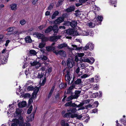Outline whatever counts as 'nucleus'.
<instances>
[{"label": "nucleus", "mask_w": 126, "mask_h": 126, "mask_svg": "<svg viewBox=\"0 0 126 126\" xmlns=\"http://www.w3.org/2000/svg\"><path fill=\"white\" fill-rule=\"evenodd\" d=\"M11 8L13 10H15L17 9V5L16 4H13L10 5Z\"/></svg>", "instance_id": "nucleus-21"}, {"label": "nucleus", "mask_w": 126, "mask_h": 126, "mask_svg": "<svg viewBox=\"0 0 126 126\" xmlns=\"http://www.w3.org/2000/svg\"><path fill=\"white\" fill-rule=\"evenodd\" d=\"M84 53H78L77 55L79 57H81L84 56Z\"/></svg>", "instance_id": "nucleus-54"}, {"label": "nucleus", "mask_w": 126, "mask_h": 126, "mask_svg": "<svg viewBox=\"0 0 126 126\" xmlns=\"http://www.w3.org/2000/svg\"><path fill=\"white\" fill-rule=\"evenodd\" d=\"M41 60L43 61L47 60V57L46 56L43 55L41 57Z\"/></svg>", "instance_id": "nucleus-48"}, {"label": "nucleus", "mask_w": 126, "mask_h": 126, "mask_svg": "<svg viewBox=\"0 0 126 126\" xmlns=\"http://www.w3.org/2000/svg\"><path fill=\"white\" fill-rule=\"evenodd\" d=\"M72 46L73 47L72 49L73 50H78L83 49V47H77L76 45H72Z\"/></svg>", "instance_id": "nucleus-11"}, {"label": "nucleus", "mask_w": 126, "mask_h": 126, "mask_svg": "<svg viewBox=\"0 0 126 126\" xmlns=\"http://www.w3.org/2000/svg\"><path fill=\"white\" fill-rule=\"evenodd\" d=\"M35 35L38 38L41 39L42 41H47V38L45 37L44 35L43 34L36 33H35Z\"/></svg>", "instance_id": "nucleus-4"}, {"label": "nucleus", "mask_w": 126, "mask_h": 126, "mask_svg": "<svg viewBox=\"0 0 126 126\" xmlns=\"http://www.w3.org/2000/svg\"><path fill=\"white\" fill-rule=\"evenodd\" d=\"M85 108L86 109H87L88 108H92L93 107L92 105H91V104H89L88 105H86L85 106Z\"/></svg>", "instance_id": "nucleus-53"}, {"label": "nucleus", "mask_w": 126, "mask_h": 126, "mask_svg": "<svg viewBox=\"0 0 126 126\" xmlns=\"http://www.w3.org/2000/svg\"><path fill=\"white\" fill-rule=\"evenodd\" d=\"M64 25L66 26H69L70 25V22L65 21V22Z\"/></svg>", "instance_id": "nucleus-57"}, {"label": "nucleus", "mask_w": 126, "mask_h": 126, "mask_svg": "<svg viewBox=\"0 0 126 126\" xmlns=\"http://www.w3.org/2000/svg\"><path fill=\"white\" fill-rule=\"evenodd\" d=\"M39 90V87H36L35 88H34V93H35V94H37V93L38 92Z\"/></svg>", "instance_id": "nucleus-39"}, {"label": "nucleus", "mask_w": 126, "mask_h": 126, "mask_svg": "<svg viewBox=\"0 0 126 126\" xmlns=\"http://www.w3.org/2000/svg\"><path fill=\"white\" fill-rule=\"evenodd\" d=\"M103 19V18L102 16H98L97 17V20L96 21H97V23H98V21H100L101 22L102 21Z\"/></svg>", "instance_id": "nucleus-37"}, {"label": "nucleus", "mask_w": 126, "mask_h": 126, "mask_svg": "<svg viewBox=\"0 0 126 126\" xmlns=\"http://www.w3.org/2000/svg\"><path fill=\"white\" fill-rule=\"evenodd\" d=\"M73 115V114H71V113L69 112H68L66 113L63 116V117H69L70 116L71 117L72 115Z\"/></svg>", "instance_id": "nucleus-34"}, {"label": "nucleus", "mask_w": 126, "mask_h": 126, "mask_svg": "<svg viewBox=\"0 0 126 126\" xmlns=\"http://www.w3.org/2000/svg\"><path fill=\"white\" fill-rule=\"evenodd\" d=\"M72 91L69 90V89H68L67 90V92L66 94H72Z\"/></svg>", "instance_id": "nucleus-62"}, {"label": "nucleus", "mask_w": 126, "mask_h": 126, "mask_svg": "<svg viewBox=\"0 0 126 126\" xmlns=\"http://www.w3.org/2000/svg\"><path fill=\"white\" fill-rule=\"evenodd\" d=\"M77 22L76 21H72L70 22V26L72 27H74L77 25Z\"/></svg>", "instance_id": "nucleus-16"}, {"label": "nucleus", "mask_w": 126, "mask_h": 126, "mask_svg": "<svg viewBox=\"0 0 126 126\" xmlns=\"http://www.w3.org/2000/svg\"><path fill=\"white\" fill-rule=\"evenodd\" d=\"M50 15V13L48 11H47L45 13V15L46 16H49Z\"/></svg>", "instance_id": "nucleus-61"}, {"label": "nucleus", "mask_w": 126, "mask_h": 126, "mask_svg": "<svg viewBox=\"0 0 126 126\" xmlns=\"http://www.w3.org/2000/svg\"><path fill=\"white\" fill-rule=\"evenodd\" d=\"M67 46V44L64 43L58 45L57 46V47L59 49H61L63 47H66Z\"/></svg>", "instance_id": "nucleus-12"}, {"label": "nucleus", "mask_w": 126, "mask_h": 126, "mask_svg": "<svg viewBox=\"0 0 126 126\" xmlns=\"http://www.w3.org/2000/svg\"><path fill=\"white\" fill-rule=\"evenodd\" d=\"M77 111L76 108H75L70 109L68 110V111L71 114L72 113H73L74 114L73 115H74V114H75V113Z\"/></svg>", "instance_id": "nucleus-13"}, {"label": "nucleus", "mask_w": 126, "mask_h": 126, "mask_svg": "<svg viewBox=\"0 0 126 126\" xmlns=\"http://www.w3.org/2000/svg\"><path fill=\"white\" fill-rule=\"evenodd\" d=\"M81 91H76L75 94L73 95L74 98H77L79 96V94L81 93Z\"/></svg>", "instance_id": "nucleus-14"}, {"label": "nucleus", "mask_w": 126, "mask_h": 126, "mask_svg": "<svg viewBox=\"0 0 126 126\" xmlns=\"http://www.w3.org/2000/svg\"><path fill=\"white\" fill-rule=\"evenodd\" d=\"M61 124L62 126H69V124L67 123H65L64 120H62L61 122Z\"/></svg>", "instance_id": "nucleus-30"}, {"label": "nucleus", "mask_w": 126, "mask_h": 126, "mask_svg": "<svg viewBox=\"0 0 126 126\" xmlns=\"http://www.w3.org/2000/svg\"><path fill=\"white\" fill-rule=\"evenodd\" d=\"M52 26H50L47 28L46 29L45 31V32L46 33H47L50 32L52 30Z\"/></svg>", "instance_id": "nucleus-23"}, {"label": "nucleus", "mask_w": 126, "mask_h": 126, "mask_svg": "<svg viewBox=\"0 0 126 126\" xmlns=\"http://www.w3.org/2000/svg\"><path fill=\"white\" fill-rule=\"evenodd\" d=\"M67 33L70 35L73 34L74 33V32L73 30H68Z\"/></svg>", "instance_id": "nucleus-43"}, {"label": "nucleus", "mask_w": 126, "mask_h": 126, "mask_svg": "<svg viewBox=\"0 0 126 126\" xmlns=\"http://www.w3.org/2000/svg\"><path fill=\"white\" fill-rule=\"evenodd\" d=\"M14 30V28L13 27H10L8 28L7 31L8 32H12Z\"/></svg>", "instance_id": "nucleus-50"}, {"label": "nucleus", "mask_w": 126, "mask_h": 126, "mask_svg": "<svg viewBox=\"0 0 126 126\" xmlns=\"http://www.w3.org/2000/svg\"><path fill=\"white\" fill-rule=\"evenodd\" d=\"M95 22L93 21L92 22H90L88 24V26L90 28L94 27L96 25H98L99 24L97 23V21H96V20L95 21Z\"/></svg>", "instance_id": "nucleus-7"}, {"label": "nucleus", "mask_w": 126, "mask_h": 126, "mask_svg": "<svg viewBox=\"0 0 126 126\" xmlns=\"http://www.w3.org/2000/svg\"><path fill=\"white\" fill-rule=\"evenodd\" d=\"M36 111V110H34L33 113L31 114L30 116L31 119L29 120V121H31L33 120L34 117V115Z\"/></svg>", "instance_id": "nucleus-31"}, {"label": "nucleus", "mask_w": 126, "mask_h": 126, "mask_svg": "<svg viewBox=\"0 0 126 126\" xmlns=\"http://www.w3.org/2000/svg\"><path fill=\"white\" fill-rule=\"evenodd\" d=\"M74 117H77L78 119H80L82 117V116L81 115H78V114H74V115H72V118H74Z\"/></svg>", "instance_id": "nucleus-18"}, {"label": "nucleus", "mask_w": 126, "mask_h": 126, "mask_svg": "<svg viewBox=\"0 0 126 126\" xmlns=\"http://www.w3.org/2000/svg\"><path fill=\"white\" fill-rule=\"evenodd\" d=\"M74 96L72 95L68 97H67L66 99V101H68L74 99H75L74 98Z\"/></svg>", "instance_id": "nucleus-28"}, {"label": "nucleus", "mask_w": 126, "mask_h": 126, "mask_svg": "<svg viewBox=\"0 0 126 126\" xmlns=\"http://www.w3.org/2000/svg\"><path fill=\"white\" fill-rule=\"evenodd\" d=\"M63 21V18L62 17H60L55 20L54 21V23L56 24H58L62 22Z\"/></svg>", "instance_id": "nucleus-8"}, {"label": "nucleus", "mask_w": 126, "mask_h": 126, "mask_svg": "<svg viewBox=\"0 0 126 126\" xmlns=\"http://www.w3.org/2000/svg\"><path fill=\"white\" fill-rule=\"evenodd\" d=\"M84 103H80L78 105H77L74 103H73L72 106L73 107H81V106H82L84 105Z\"/></svg>", "instance_id": "nucleus-17"}, {"label": "nucleus", "mask_w": 126, "mask_h": 126, "mask_svg": "<svg viewBox=\"0 0 126 126\" xmlns=\"http://www.w3.org/2000/svg\"><path fill=\"white\" fill-rule=\"evenodd\" d=\"M44 76V73L43 71L41 72V71H39V73L37 76L38 78L41 79Z\"/></svg>", "instance_id": "nucleus-19"}, {"label": "nucleus", "mask_w": 126, "mask_h": 126, "mask_svg": "<svg viewBox=\"0 0 126 126\" xmlns=\"http://www.w3.org/2000/svg\"><path fill=\"white\" fill-rule=\"evenodd\" d=\"M54 52L56 55L58 54L62 56L65 57L66 56V52L63 50L59 51H55Z\"/></svg>", "instance_id": "nucleus-5"}, {"label": "nucleus", "mask_w": 126, "mask_h": 126, "mask_svg": "<svg viewBox=\"0 0 126 126\" xmlns=\"http://www.w3.org/2000/svg\"><path fill=\"white\" fill-rule=\"evenodd\" d=\"M81 61L83 62H87V63H89V61H90V59L88 58H83L81 59Z\"/></svg>", "instance_id": "nucleus-36"}, {"label": "nucleus", "mask_w": 126, "mask_h": 126, "mask_svg": "<svg viewBox=\"0 0 126 126\" xmlns=\"http://www.w3.org/2000/svg\"><path fill=\"white\" fill-rule=\"evenodd\" d=\"M31 64L32 66H34L36 65L37 67H40L41 66L40 63L37 61H34L32 62H31Z\"/></svg>", "instance_id": "nucleus-9"}, {"label": "nucleus", "mask_w": 126, "mask_h": 126, "mask_svg": "<svg viewBox=\"0 0 126 126\" xmlns=\"http://www.w3.org/2000/svg\"><path fill=\"white\" fill-rule=\"evenodd\" d=\"M89 62V63H93L94 61V59L92 57H91L90 58Z\"/></svg>", "instance_id": "nucleus-46"}, {"label": "nucleus", "mask_w": 126, "mask_h": 126, "mask_svg": "<svg viewBox=\"0 0 126 126\" xmlns=\"http://www.w3.org/2000/svg\"><path fill=\"white\" fill-rule=\"evenodd\" d=\"M81 82V79H78L75 81V84L76 85L80 83Z\"/></svg>", "instance_id": "nucleus-38"}, {"label": "nucleus", "mask_w": 126, "mask_h": 126, "mask_svg": "<svg viewBox=\"0 0 126 126\" xmlns=\"http://www.w3.org/2000/svg\"><path fill=\"white\" fill-rule=\"evenodd\" d=\"M81 34L83 35L87 36L89 34V33L87 31H82Z\"/></svg>", "instance_id": "nucleus-33"}, {"label": "nucleus", "mask_w": 126, "mask_h": 126, "mask_svg": "<svg viewBox=\"0 0 126 126\" xmlns=\"http://www.w3.org/2000/svg\"><path fill=\"white\" fill-rule=\"evenodd\" d=\"M48 68L47 65L46 64L45 65L44 67H42L39 70V71H41V72L43 71H43H47V68Z\"/></svg>", "instance_id": "nucleus-27"}, {"label": "nucleus", "mask_w": 126, "mask_h": 126, "mask_svg": "<svg viewBox=\"0 0 126 126\" xmlns=\"http://www.w3.org/2000/svg\"><path fill=\"white\" fill-rule=\"evenodd\" d=\"M42 79H43V80L42 83L41 84V86L44 85L46 82V79L45 77H44V79L43 78Z\"/></svg>", "instance_id": "nucleus-40"}, {"label": "nucleus", "mask_w": 126, "mask_h": 126, "mask_svg": "<svg viewBox=\"0 0 126 126\" xmlns=\"http://www.w3.org/2000/svg\"><path fill=\"white\" fill-rule=\"evenodd\" d=\"M75 9L74 7H70L66 9V11L67 12H70L73 11Z\"/></svg>", "instance_id": "nucleus-22"}, {"label": "nucleus", "mask_w": 126, "mask_h": 126, "mask_svg": "<svg viewBox=\"0 0 126 126\" xmlns=\"http://www.w3.org/2000/svg\"><path fill=\"white\" fill-rule=\"evenodd\" d=\"M16 118L14 120V123H13L11 126H17L18 124L19 126H30L29 123H26L23 122V119L22 117L21 116V114L19 113L16 112Z\"/></svg>", "instance_id": "nucleus-1"}, {"label": "nucleus", "mask_w": 126, "mask_h": 126, "mask_svg": "<svg viewBox=\"0 0 126 126\" xmlns=\"http://www.w3.org/2000/svg\"><path fill=\"white\" fill-rule=\"evenodd\" d=\"M54 5L53 4H51L48 7L47 10H50L53 8Z\"/></svg>", "instance_id": "nucleus-45"}, {"label": "nucleus", "mask_w": 126, "mask_h": 126, "mask_svg": "<svg viewBox=\"0 0 126 126\" xmlns=\"http://www.w3.org/2000/svg\"><path fill=\"white\" fill-rule=\"evenodd\" d=\"M45 27V26L44 25H42L38 27V28L40 30H42Z\"/></svg>", "instance_id": "nucleus-59"}, {"label": "nucleus", "mask_w": 126, "mask_h": 126, "mask_svg": "<svg viewBox=\"0 0 126 126\" xmlns=\"http://www.w3.org/2000/svg\"><path fill=\"white\" fill-rule=\"evenodd\" d=\"M31 95L29 93L25 94L24 95V96L25 97L30 98L31 97Z\"/></svg>", "instance_id": "nucleus-55"}, {"label": "nucleus", "mask_w": 126, "mask_h": 126, "mask_svg": "<svg viewBox=\"0 0 126 126\" xmlns=\"http://www.w3.org/2000/svg\"><path fill=\"white\" fill-rule=\"evenodd\" d=\"M97 109H93L92 110V112L94 113H95L97 112Z\"/></svg>", "instance_id": "nucleus-63"}, {"label": "nucleus", "mask_w": 126, "mask_h": 126, "mask_svg": "<svg viewBox=\"0 0 126 126\" xmlns=\"http://www.w3.org/2000/svg\"><path fill=\"white\" fill-rule=\"evenodd\" d=\"M36 94H36L35 93H33L32 96V98L33 99H34L36 97Z\"/></svg>", "instance_id": "nucleus-60"}, {"label": "nucleus", "mask_w": 126, "mask_h": 126, "mask_svg": "<svg viewBox=\"0 0 126 126\" xmlns=\"http://www.w3.org/2000/svg\"><path fill=\"white\" fill-rule=\"evenodd\" d=\"M32 106L28 109V110H27V113L28 114H30L31 113L32 111Z\"/></svg>", "instance_id": "nucleus-42"}, {"label": "nucleus", "mask_w": 126, "mask_h": 126, "mask_svg": "<svg viewBox=\"0 0 126 126\" xmlns=\"http://www.w3.org/2000/svg\"><path fill=\"white\" fill-rule=\"evenodd\" d=\"M45 44L44 43H40L39 46V47L40 48H42L45 47Z\"/></svg>", "instance_id": "nucleus-41"}, {"label": "nucleus", "mask_w": 126, "mask_h": 126, "mask_svg": "<svg viewBox=\"0 0 126 126\" xmlns=\"http://www.w3.org/2000/svg\"><path fill=\"white\" fill-rule=\"evenodd\" d=\"M64 71L66 74V75H70V69L69 67H66L64 70Z\"/></svg>", "instance_id": "nucleus-20"}, {"label": "nucleus", "mask_w": 126, "mask_h": 126, "mask_svg": "<svg viewBox=\"0 0 126 126\" xmlns=\"http://www.w3.org/2000/svg\"><path fill=\"white\" fill-rule=\"evenodd\" d=\"M47 50L48 51H50L51 50H54L55 48L52 46H49L46 47Z\"/></svg>", "instance_id": "nucleus-25"}, {"label": "nucleus", "mask_w": 126, "mask_h": 126, "mask_svg": "<svg viewBox=\"0 0 126 126\" xmlns=\"http://www.w3.org/2000/svg\"><path fill=\"white\" fill-rule=\"evenodd\" d=\"M63 17H62L63 19L66 17H67L68 16V15L67 13H64L62 15Z\"/></svg>", "instance_id": "nucleus-56"}, {"label": "nucleus", "mask_w": 126, "mask_h": 126, "mask_svg": "<svg viewBox=\"0 0 126 126\" xmlns=\"http://www.w3.org/2000/svg\"><path fill=\"white\" fill-rule=\"evenodd\" d=\"M34 88L32 86H29L27 87V90L28 91H32L33 90Z\"/></svg>", "instance_id": "nucleus-47"}, {"label": "nucleus", "mask_w": 126, "mask_h": 126, "mask_svg": "<svg viewBox=\"0 0 126 126\" xmlns=\"http://www.w3.org/2000/svg\"><path fill=\"white\" fill-rule=\"evenodd\" d=\"M67 86V84L66 83H61L59 85V87L61 89H63L65 88Z\"/></svg>", "instance_id": "nucleus-24"}, {"label": "nucleus", "mask_w": 126, "mask_h": 126, "mask_svg": "<svg viewBox=\"0 0 126 126\" xmlns=\"http://www.w3.org/2000/svg\"><path fill=\"white\" fill-rule=\"evenodd\" d=\"M59 14V12L58 11H55L54 13L51 16L52 19H54L55 18L56 16H57Z\"/></svg>", "instance_id": "nucleus-26"}, {"label": "nucleus", "mask_w": 126, "mask_h": 126, "mask_svg": "<svg viewBox=\"0 0 126 126\" xmlns=\"http://www.w3.org/2000/svg\"><path fill=\"white\" fill-rule=\"evenodd\" d=\"M70 75H65V79L67 81L69 82L70 80Z\"/></svg>", "instance_id": "nucleus-35"}, {"label": "nucleus", "mask_w": 126, "mask_h": 126, "mask_svg": "<svg viewBox=\"0 0 126 126\" xmlns=\"http://www.w3.org/2000/svg\"><path fill=\"white\" fill-rule=\"evenodd\" d=\"M26 105V102L25 101H23L22 102H20L18 104V106L20 108L24 107Z\"/></svg>", "instance_id": "nucleus-10"}, {"label": "nucleus", "mask_w": 126, "mask_h": 126, "mask_svg": "<svg viewBox=\"0 0 126 126\" xmlns=\"http://www.w3.org/2000/svg\"><path fill=\"white\" fill-rule=\"evenodd\" d=\"M20 23L21 25H23L26 23V21L24 20H22L20 21Z\"/></svg>", "instance_id": "nucleus-52"}, {"label": "nucleus", "mask_w": 126, "mask_h": 126, "mask_svg": "<svg viewBox=\"0 0 126 126\" xmlns=\"http://www.w3.org/2000/svg\"><path fill=\"white\" fill-rule=\"evenodd\" d=\"M81 67L82 68V69H84L86 67V66L85 63H81L80 64Z\"/></svg>", "instance_id": "nucleus-51"}, {"label": "nucleus", "mask_w": 126, "mask_h": 126, "mask_svg": "<svg viewBox=\"0 0 126 126\" xmlns=\"http://www.w3.org/2000/svg\"><path fill=\"white\" fill-rule=\"evenodd\" d=\"M72 59L70 58H68L67 60L66 63L68 67L71 68L74 65V62H72Z\"/></svg>", "instance_id": "nucleus-3"}, {"label": "nucleus", "mask_w": 126, "mask_h": 126, "mask_svg": "<svg viewBox=\"0 0 126 126\" xmlns=\"http://www.w3.org/2000/svg\"><path fill=\"white\" fill-rule=\"evenodd\" d=\"M73 103H72V101H70L69 102H67L65 104L64 106L66 107L70 106V107H73L72 105H73Z\"/></svg>", "instance_id": "nucleus-29"}, {"label": "nucleus", "mask_w": 126, "mask_h": 126, "mask_svg": "<svg viewBox=\"0 0 126 126\" xmlns=\"http://www.w3.org/2000/svg\"><path fill=\"white\" fill-rule=\"evenodd\" d=\"M47 69V71L49 73H50L52 71V68L50 67L49 68Z\"/></svg>", "instance_id": "nucleus-64"}, {"label": "nucleus", "mask_w": 126, "mask_h": 126, "mask_svg": "<svg viewBox=\"0 0 126 126\" xmlns=\"http://www.w3.org/2000/svg\"><path fill=\"white\" fill-rule=\"evenodd\" d=\"M75 12L74 14L76 16H79L80 15V12L79 11H76Z\"/></svg>", "instance_id": "nucleus-44"}, {"label": "nucleus", "mask_w": 126, "mask_h": 126, "mask_svg": "<svg viewBox=\"0 0 126 126\" xmlns=\"http://www.w3.org/2000/svg\"><path fill=\"white\" fill-rule=\"evenodd\" d=\"M94 45L92 43H87L84 47H83V50H86L89 49L91 50L93 49L94 48Z\"/></svg>", "instance_id": "nucleus-2"}, {"label": "nucleus", "mask_w": 126, "mask_h": 126, "mask_svg": "<svg viewBox=\"0 0 126 126\" xmlns=\"http://www.w3.org/2000/svg\"><path fill=\"white\" fill-rule=\"evenodd\" d=\"M80 3H83L87 1L88 0H79Z\"/></svg>", "instance_id": "nucleus-58"}, {"label": "nucleus", "mask_w": 126, "mask_h": 126, "mask_svg": "<svg viewBox=\"0 0 126 126\" xmlns=\"http://www.w3.org/2000/svg\"><path fill=\"white\" fill-rule=\"evenodd\" d=\"M61 37L59 36H51L49 37V40L52 42H56Z\"/></svg>", "instance_id": "nucleus-6"}, {"label": "nucleus", "mask_w": 126, "mask_h": 126, "mask_svg": "<svg viewBox=\"0 0 126 126\" xmlns=\"http://www.w3.org/2000/svg\"><path fill=\"white\" fill-rule=\"evenodd\" d=\"M30 53L31 55L34 56L37 53L35 50H31L30 51Z\"/></svg>", "instance_id": "nucleus-32"}, {"label": "nucleus", "mask_w": 126, "mask_h": 126, "mask_svg": "<svg viewBox=\"0 0 126 126\" xmlns=\"http://www.w3.org/2000/svg\"><path fill=\"white\" fill-rule=\"evenodd\" d=\"M89 76L85 74L83 75H81L80 76V78L82 79H85L87 77Z\"/></svg>", "instance_id": "nucleus-49"}, {"label": "nucleus", "mask_w": 126, "mask_h": 126, "mask_svg": "<svg viewBox=\"0 0 126 126\" xmlns=\"http://www.w3.org/2000/svg\"><path fill=\"white\" fill-rule=\"evenodd\" d=\"M25 41L26 43H30L32 42V40L30 36H27L25 38Z\"/></svg>", "instance_id": "nucleus-15"}]
</instances>
